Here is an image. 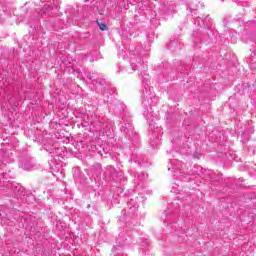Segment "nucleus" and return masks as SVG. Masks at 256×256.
I'll use <instances>...</instances> for the list:
<instances>
[{
  "instance_id": "obj_1",
  "label": "nucleus",
  "mask_w": 256,
  "mask_h": 256,
  "mask_svg": "<svg viewBox=\"0 0 256 256\" xmlns=\"http://www.w3.org/2000/svg\"><path fill=\"white\" fill-rule=\"evenodd\" d=\"M96 23H97L100 31H107V24H105L103 21L97 20Z\"/></svg>"
}]
</instances>
